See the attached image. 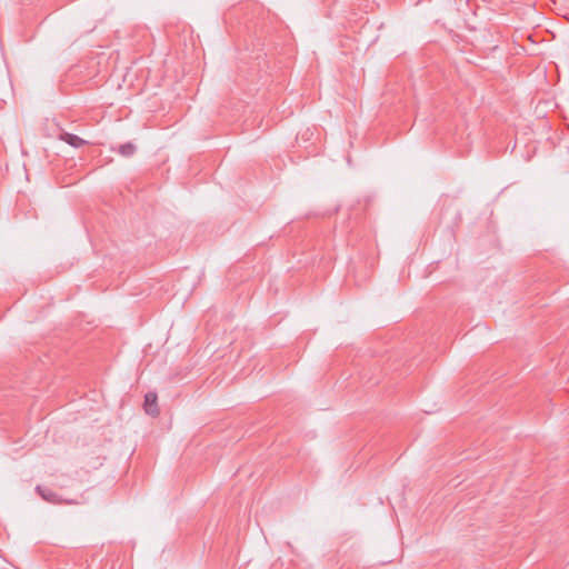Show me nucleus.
<instances>
[{"mask_svg": "<svg viewBox=\"0 0 569 569\" xmlns=\"http://www.w3.org/2000/svg\"><path fill=\"white\" fill-rule=\"evenodd\" d=\"M137 147L131 142H126L119 146L118 152L123 157H131L134 154Z\"/></svg>", "mask_w": 569, "mask_h": 569, "instance_id": "nucleus-4", "label": "nucleus"}, {"mask_svg": "<svg viewBox=\"0 0 569 569\" xmlns=\"http://www.w3.org/2000/svg\"><path fill=\"white\" fill-rule=\"evenodd\" d=\"M144 410L149 416L156 417L159 415L157 406V395L154 392H147L144 396Z\"/></svg>", "mask_w": 569, "mask_h": 569, "instance_id": "nucleus-1", "label": "nucleus"}, {"mask_svg": "<svg viewBox=\"0 0 569 569\" xmlns=\"http://www.w3.org/2000/svg\"><path fill=\"white\" fill-rule=\"evenodd\" d=\"M59 139L74 148H80L88 143L86 140L78 137L77 134L69 133L66 131L60 133Z\"/></svg>", "mask_w": 569, "mask_h": 569, "instance_id": "nucleus-2", "label": "nucleus"}, {"mask_svg": "<svg viewBox=\"0 0 569 569\" xmlns=\"http://www.w3.org/2000/svg\"><path fill=\"white\" fill-rule=\"evenodd\" d=\"M37 492L40 495V497L50 503H60V499L56 492H53L51 489L42 486H37L36 488Z\"/></svg>", "mask_w": 569, "mask_h": 569, "instance_id": "nucleus-3", "label": "nucleus"}]
</instances>
